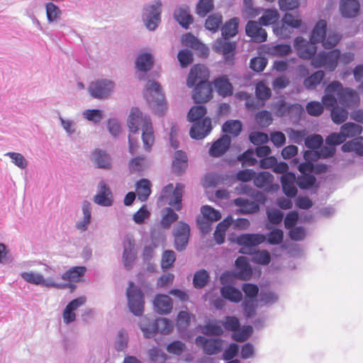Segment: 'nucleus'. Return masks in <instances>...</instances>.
Listing matches in <instances>:
<instances>
[{"label": "nucleus", "mask_w": 363, "mask_h": 363, "mask_svg": "<svg viewBox=\"0 0 363 363\" xmlns=\"http://www.w3.org/2000/svg\"><path fill=\"white\" fill-rule=\"evenodd\" d=\"M324 77V72L318 70L305 79L303 81V85L307 89H314L318 84H320Z\"/></svg>", "instance_id": "obj_47"}, {"label": "nucleus", "mask_w": 363, "mask_h": 363, "mask_svg": "<svg viewBox=\"0 0 363 363\" xmlns=\"http://www.w3.org/2000/svg\"><path fill=\"white\" fill-rule=\"evenodd\" d=\"M332 121L336 124L344 123L348 117V111L346 108L339 107L338 106L333 107L330 111Z\"/></svg>", "instance_id": "obj_49"}, {"label": "nucleus", "mask_w": 363, "mask_h": 363, "mask_svg": "<svg viewBox=\"0 0 363 363\" xmlns=\"http://www.w3.org/2000/svg\"><path fill=\"white\" fill-rule=\"evenodd\" d=\"M82 218L76 222L75 228L81 233L88 230L89 225L91 221V203L88 201H84L82 203Z\"/></svg>", "instance_id": "obj_20"}, {"label": "nucleus", "mask_w": 363, "mask_h": 363, "mask_svg": "<svg viewBox=\"0 0 363 363\" xmlns=\"http://www.w3.org/2000/svg\"><path fill=\"white\" fill-rule=\"evenodd\" d=\"M360 4L358 0H340V11L344 18L356 17L359 11Z\"/></svg>", "instance_id": "obj_21"}, {"label": "nucleus", "mask_w": 363, "mask_h": 363, "mask_svg": "<svg viewBox=\"0 0 363 363\" xmlns=\"http://www.w3.org/2000/svg\"><path fill=\"white\" fill-rule=\"evenodd\" d=\"M195 342L201 347L203 352L208 355L218 354L222 351L223 340L221 339L206 338L199 335L196 337Z\"/></svg>", "instance_id": "obj_13"}, {"label": "nucleus", "mask_w": 363, "mask_h": 363, "mask_svg": "<svg viewBox=\"0 0 363 363\" xmlns=\"http://www.w3.org/2000/svg\"><path fill=\"white\" fill-rule=\"evenodd\" d=\"M20 276L28 284L56 289H61L62 287L61 284L55 282L52 278L45 279L43 275L39 272L33 271L23 272L20 274Z\"/></svg>", "instance_id": "obj_10"}, {"label": "nucleus", "mask_w": 363, "mask_h": 363, "mask_svg": "<svg viewBox=\"0 0 363 363\" xmlns=\"http://www.w3.org/2000/svg\"><path fill=\"white\" fill-rule=\"evenodd\" d=\"M323 143V139L318 134L311 135L305 138V145L312 150L320 147Z\"/></svg>", "instance_id": "obj_63"}, {"label": "nucleus", "mask_w": 363, "mask_h": 363, "mask_svg": "<svg viewBox=\"0 0 363 363\" xmlns=\"http://www.w3.org/2000/svg\"><path fill=\"white\" fill-rule=\"evenodd\" d=\"M153 305L155 311L160 314H168L173 308L172 298L164 294H158L155 296Z\"/></svg>", "instance_id": "obj_24"}, {"label": "nucleus", "mask_w": 363, "mask_h": 363, "mask_svg": "<svg viewBox=\"0 0 363 363\" xmlns=\"http://www.w3.org/2000/svg\"><path fill=\"white\" fill-rule=\"evenodd\" d=\"M213 0H199L196 12L199 16L204 17L213 9Z\"/></svg>", "instance_id": "obj_53"}, {"label": "nucleus", "mask_w": 363, "mask_h": 363, "mask_svg": "<svg viewBox=\"0 0 363 363\" xmlns=\"http://www.w3.org/2000/svg\"><path fill=\"white\" fill-rule=\"evenodd\" d=\"M153 57L151 54L144 52L140 54L135 60V67L141 72H147L153 65Z\"/></svg>", "instance_id": "obj_36"}, {"label": "nucleus", "mask_w": 363, "mask_h": 363, "mask_svg": "<svg viewBox=\"0 0 363 363\" xmlns=\"http://www.w3.org/2000/svg\"><path fill=\"white\" fill-rule=\"evenodd\" d=\"M190 235V227L187 223L179 222L174 228V247L177 251L186 249Z\"/></svg>", "instance_id": "obj_11"}, {"label": "nucleus", "mask_w": 363, "mask_h": 363, "mask_svg": "<svg viewBox=\"0 0 363 363\" xmlns=\"http://www.w3.org/2000/svg\"><path fill=\"white\" fill-rule=\"evenodd\" d=\"M201 211L203 218L208 221L214 222L221 218L220 213L209 206H203Z\"/></svg>", "instance_id": "obj_57"}, {"label": "nucleus", "mask_w": 363, "mask_h": 363, "mask_svg": "<svg viewBox=\"0 0 363 363\" xmlns=\"http://www.w3.org/2000/svg\"><path fill=\"white\" fill-rule=\"evenodd\" d=\"M182 42L183 45L190 47L195 50H201L203 54H206L208 50L191 33H186L182 36Z\"/></svg>", "instance_id": "obj_39"}, {"label": "nucleus", "mask_w": 363, "mask_h": 363, "mask_svg": "<svg viewBox=\"0 0 363 363\" xmlns=\"http://www.w3.org/2000/svg\"><path fill=\"white\" fill-rule=\"evenodd\" d=\"M294 47L298 56L304 60L313 59L317 51L315 44L308 42L302 37H297L294 40Z\"/></svg>", "instance_id": "obj_15"}, {"label": "nucleus", "mask_w": 363, "mask_h": 363, "mask_svg": "<svg viewBox=\"0 0 363 363\" xmlns=\"http://www.w3.org/2000/svg\"><path fill=\"white\" fill-rule=\"evenodd\" d=\"M206 113V108L204 106H194L188 113L187 118L190 122H195Z\"/></svg>", "instance_id": "obj_58"}, {"label": "nucleus", "mask_w": 363, "mask_h": 363, "mask_svg": "<svg viewBox=\"0 0 363 363\" xmlns=\"http://www.w3.org/2000/svg\"><path fill=\"white\" fill-rule=\"evenodd\" d=\"M341 150L344 152H354L357 155L363 156V138L359 137L345 143Z\"/></svg>", "instance_id": "obj_34"}, {"label": "nucleus", "mask_w": 363, "mask_h": 363, "mask_svg": "<svg viewBox=\"0 0 363 363\" xmlns=\"http://www.w3.org/2000/svg\"><path fill=\"white\" fill-rule=\"evenodd\" d=\"M175 20L185 28L193 22V18L190 14L189 8L186 5L179 6L174 12Z\"/></svg>", "instance_id": "obj_26"}, {"label": "nucleus", "mask_w": 363, "mask_h": 363, "mask_svg": "<svg viewBox=\"0 0 363 363\" xmlns=\"http://www.w3.org/2000/svg\"><path fill=\"white\" fill-rule=\"evenodd\" d=\"M235 267L238 269V276L242 279H247L251 277L252 269L246 257H238L235 260Z\"/></svg>", "instance_id": "obj_32"}, {"label": "nucleus", "mask_w": 363, "mask_h": 363, "mask_svg": "<svg viewBox=\"0 0 363 363\" xmlns=\"http://www.w3.org/2000/svg\"><path fill=\"white\" fill-rule=\"evenodd\" d=\"M233 203L240 207L239 211L242 214L255 213L259 210V206L256 202L242 197L234 199Z\"/></svg>", "instance_id": "obj_27"}, {"label": "nucleus", "mask_w": 363, "mask_h": 363, "mask_svg": "<svg viewBox=\"0 0 363 363\" xmlns=\"http://www.w3.org/2000/svg\"><path fill=\"white\" fill-rule=\"evenodd\" d=\"M279 18V13L277 9H266L263 15L259 18V23L262 26L276 24Z\"/></svg>", "instance_id": "obj_44"}, {"label": "nucleus", "mask_w": 363, "mask_h": 363, "mask_svg": "<svg viewBox=\"0 0 363 363\" xmlns=\"http://www.w3.org/2000/svg\"><path fill=\"white\" fill-rule=\"evenodd\" d=\"M144 97L156 114L161 116L164 113L167 108L164 95L158 82L154 80H148L147 82L144 91Z\"/></svg>", "instance_id": "obj_3"}, {"label": "nucleus", "mask_w": 363, "mask_h": 363, "mask_svg": "<svg viewBox=\"0 0 363 363\" xmlns=\"http://www.w3.org/2000/svg\"><path fill=\"white\" fill-rule=\"evenodd\" d=\"M226 39H218L215 43L213 49L218 53L224 56L225 63L233 65L235 60V50L236 49L235 42L226 41Z\"/></svg>", "instance_id": "obj_12"}, {"label": "nucleus", "mask_w": 363, "mask_h": 363, "mask_svg": "<svg viewBox=\"0 0 363 363\" xmlns=\"http://www.w3.org/2000/svg\"><path fill=\"white\" fill-rule=\"evenodd\" d=\"M327 23L325 20H320L315 24L310 37L312 44L322 43L326 35Z\"/></svg>", "instance_id": "obj_31"}, {"label": "nucleus", "mask_w": 363, "mask_h": 363, "mask_svg": "<svg viewBox=\"0 0 363 363\" xmlns=\"http://www.w3.org/2000/svg\"><path fill=\"white\" fill-rule=\"evenodd\" d=\"M340 57V52L337 49L328 52H320L313 57L311 65L315 68L324 67L326 70L333 72L337 67Z\"/></svg>", "instance_id": "obj_7"}, {"label": "nucleus", "mask_w": 363, "mask_h": 363, "mask_svg": "<svg viewBox=\"0 0 363 363\" xmlns=\"http://www.w3.org/2000/svg\"><path fill=\"white\" fill-rule=\"evenodd\" d=\"M252 261L256 264L267 265L271 261V256L265 250H258L252 253Z\"/></svg>", "instance_id": "obj_60"}, {"label": "nucleus", "mask_w": 363, "mask_h": 363, "mask_svg": "<svg viewBox=\"0 0 363 363\" xmlns=\"http://www.w3.org/2000/svg\"><path fill=\"white\" fill-rule=\"evenodd\" d=\"M136 191L138 199L145 201L151 193L150 182L148 179H141L136 183Z\"/></svg>", "instance_id": "obj_38"}, {"label": "nucleus", "mask_w": 363, "mask_h": 363, "mask_svg": "<svg viewBox=\"0 0 363 363\" xmlns=\"http://www.w3.org/2000/svg\"><path fill=\"white\" fill-rule=\"evenodd\" d=\"M296 175L294 173L289 172L282 174L281 183L284 194L289 198H294L297 194V189L295 186Z\"/></svg>", "instance_id": "obj_22"}, {"label": "nucleus", "mask_w": 363, "mask_h": 363, "mask_svg": "<svg viewBox=\"0 0 363 363\" xmlns=\"http://www.w3.org/2000/svg\"><path fill=\"white\" fill-rule=\"evenodd\" d=\"M86 302V298L81 296L70 301L63 311L62 318L65 324H69L76 319L75 311L83 306Z\"/></svg>", "instance_id": "obj_18"}, {"label": "nucleus", "mask_w": 363, "mask_h": 363, "mask_svg": "<svg viewBox=\"0 0 363 363\" xmlns=\"http://www.w3.org/2000/svg\"><path fill=\"white\" fill-rule=\"evenodd\" d=\"M213 84L216 91L220 96H228L233 94V86L225 76L216 79L213 82Z\"/></svg>", "instance_id": "obj_33"}, {"label": "nucleus", "mask_w": 363, "mask_h": 363, "mask_svg": "<svg viewBox=\"0 0 363 363\" xmlns=\"http://www.w3.org/2000/svg\"><path fill=\"white\" fill-rule=\"evenodd\" d=\"M340 130L346 140L348 138H354L360 135L362 132V127L359 124L348 122L340 127Z\"/></svg>", "instance_id": "obj_37"}, {"label": "nucleus", "mask_w": 363, "mask_h": 363, "mask_svg": "<svg viewBox=\"0 0 363 363\" xmlns=\"http://www.w3.org/2000/svg\"><path fill=\"white\" fill-rule=\"evenodd\" d=\"M47 20L49 23H54L60 18L62 11L52 2H47L45 5Z\"/></svg>", "instance_id": "obj_41"}, {"label": "nucleus", "mask_w": 363, "mask_h": 363, "mask_svg": "<svg viewBox=\"0 0 363 363\" xmlns=\"http://www.w3.org/2000/svg\"><path fill=\"white\" fill-rule=\"evenodd\" d=\"M128 125L133 133H136L140 129L142 130L144 148L146 151H150L155 142V135L150 117L143 115L138 108H132L128 119Z\"/></svg>", "instance_id": "obj_2"}, {"label": "nucleus", "mask_w": 363, "mask_h": 363, "mask_svg": "<svg viewBox=\"0 0 363 363\" xmlns=\"http://www.w3.org/2000/svg\"><path fill=\"white\" fill-rule=\"evenodd\" d=\"M294 29L286 24L281 20V23H277L273 26V31L277 36L281 38H289Z\"/></svg>", "instance_id": "obj_50"}, {"label": "nucleus", "mask_w": 363, "mask_h": 363, "mask_svg": "<svg viewBox=\"0 0 363 363\" xmlns=\"http://www.w3.org/2000/svg\"><path fill=\"white\" fill-rule=\"evenodd\" d=\"M4 156L10 157L11 162L21 169H26L28 164L25 157L19 152H8Z\"/></svg>", "instance_id": "obj_52"}, {"label": "nucleus", "mask_w": 363, "mask_h": 363, "mask_svg": "<svg viewBox=\"0 0 363 363\" xmlns=\"http://www.w3.org/2000/svg\"><path fill=\"white\" fill-rule=\"evenodd\" d=\"M291 52V47L286 44H278L270 46L268 48V52L274 56L284 57L288 55Z\"/></svg>", "instance_id": "obj_54"}, {"label": "nucleus", "mask_w": 363, "mask_h": 363, "mask_svg": "<svg viewBox=\"0 0 363 363\" xmlns=\"http://www.w3.org/2000/svg\"><path fill=\"white\" fill-rule=\"evenodd\" d=\"M62 128L65 130L68 136H72L77 132V122L69 118H64L61 115L58 116Z\"/></svg>", "instance_id": "obj_48"}, {"label": "nucleus", "mask_w": 363, "mask_h": 363, "mask_svg": "<svg viewBox=\"0 0 363 363\" xmlns=\"http://www.w3.org/2000/svg\"><path fill=\"white\" fill-rule=\"evenodd\" d=\"M242 123L238 120H229L225 121L223 126V132L231 134L233 136H238L242 130Z\"/></svg>", "instance_id": "obj_45"}, {"label": "nucleus", "mask_w": 363, "mask_h": 363, "mask_svg": "<svg viewBox=\"0 0 363 363\" xmlns=\"http://www.w3.org/2000/svg\"><path fill=\"white\" fill-rule=\"evenodd\" d=\"M231 143V138L228 135H223L211 145L209 150L210 155L219 157L223 155L229 148Z\"/></svg>", "instance_id": "obj_25"}, {"label": "nucleus", "mask_w": 363, "mask_h": 363, "mask_svg": "<svg viewBox=\"0 0 363 363\" xmlns=\"http://www.w3.org/2000/svg\"><path fill=\"white\" fill-rule=\"evenodd\" d=\"M212 130L211 120L210 118H204L202 121L193 124L190 130V136L196 140H201L206 137Z\"/></svg>", "instance_id": "obj_16"}, {"label": "nucleus", "mask_w": 363, "mask_h": 363, "mask_svg": "<svg viewBox=\"0 0 363 363\" xmlns=\"http://www.w3.org/2000/svg\"><path fill=\"white\" fill-rule=\"evenodd\" d=\"M209 73L208 69L202 65H194L189 74L187 86L195 88L192 97L196 104L208 101L212 97V86L208 82Z\"/></svg>", "instance_id": "obj_1"}, {"label": "nucleus", "mask_w": 363, "mask_h": 363, "mask_svg": "<svg viewBox=\"0 0 363 363\" xmlns=\"http://www.w3.org/2000/svg\"><path fill=\"white\" fill-rule=\"evenodd\" d=\"M286 133L289 138V140L294 143L301 144L306 136V132L305 130H295L293 128H289L286 130Z\"/></svg>", "instance_id": "obj_64"}, {"label": "nucleus", "mask_w": 363, "mask_h": 363, "mask_svg": "<svg viewBox=\"0 0 363 363\" xmlns=\"http://www.w3.org/2000/svg\"><path fill=\"white\" fill-rule=\"evenodd\" d=\"M93 201L100 206L109 207L113 205V194L108 184L101 180L97 186L96 194L94 196Z\"/></svg>", "instance_id": "obj_14"}, {"label": "nucleus", "mask_w": 363, "mask_h": 363, "mask_svg": "<svg viewBox=\"0 0 363 363\" xmlns=\"http://www.w3.org/2000/svg\"><path fill=\"white\" fill-rule=\"evenodd\" d=\"M239 21L237 18H233L227 21L222 27V35L225 39L235 36L238 33Z\"/></svg>", "instance_id": "obj_40"}, {"label": "nucleus", "mask_w": 363, "mask_h": 363, "mask_svg": "<svg viewBox=\"0 0 363 363\" xmlns=\"http://www.w3.org/2000/svg\"><path fill=\"white\" fill-rule=\"evenodd\" d=\"M266 240V237L263 234H242L237 237L236 242L238 245L245 247H255L262 244Z\"/></svg>", "instance_id": "obj_23"}, {"label": "nucleus", "mask_w": 363, "mask_h": 363, "mask_svg": "<svg viewBox=\"0 0 363 363\" xmlns=\"http://www.w3.org/2000/svg\"><path fill=\"white\" fill-rule=\"evenodd\" d=\"M341 37V35L337 33L329 32L322 42L323 47L326 49L333 48L338 43Z\"/></svg>", "instance_id": "obj_62"}, {"label": "nucleus", "mask_w": 363, "mask_h": 363, "mask_svg": "<svg viewBox=\"0 0 363 363\" xmlns=\"http://www.w3.org/2000/svg\"><path fill=\"white\" fill-rule=\"evenodd\" d=\"M82 114L84 118L95 124L100 123L103 118L102 111L99 109H86Z\"/></svg>", "instance_id": "obj_61"}, {"label": "nucleus", "mask_w": 363, "mask_h": 363, "mask_svg": "<svg viewBox=\"0 0 363 363\" xmlns=\"http://www.w3.org/2000/svg\"><path fill=\"white\" fill-rule=\"evenodd\" d=\"M86 271L85 267H73L62 275V279L71 282H78Z\"/></svg>", "instance_id": "obj_35"}, {"label": "nucleus", "mask_w": 363, "mask_h": 363, "mask_svg": "<svg viewBox=\"0 0 363 363\" xmlns=\"http://www.w3.org/2000/svg\"><path fill=\"white\" fill-rule=\"evenodd\" d=\"M201 333L206 335H220L223 330L216 320H209L201 328Z\"/></svg>", "instance_id": "obj_46"}, {"label": "nucleus", "mask_w": 363, "mask_h": 363, "mask_svg": "<svg viewBox=\"0 0 363 363\" xmlns=\"http://www.w3.org/2000/svg\"><path fill=\"white\" fill-rule=\"evenodd\" d=\"M209 274L205 269L197 271L194 276L193 284L196 289H202L208 283Z\"/></svg>", "instance_id": "obj_51"}, {"label": "nucleus", "mask_w": 363, "mask_h": 363, "mask_svg": "<svg viewBox=\"0 0 363 363\" xmlns=\"http://www.w3.org/2000/svg\"><path fill=\"white\" fill-rule=\"evenodd\" d=\"M222 297L233 303H239L242 299V292L232 285H224L220 288Z\"/></svg>", "instance_id": "obj_29"}, {"label": "nucleus", "mask_w": 363, "mask_h": 363, "mask_svg": "<svg viewBox=\"0 0 363 363\" xmlns=\"http://www.w3.org/2000/svg\"><path fill=\"white\" fill-rule=\"evenodd\" d=\"M176 260V254L173 250H164L162 255L161 267L164 270L169 269Z\"/></svg>", "instance_id": "obj_56"}, {"label": "nucleus", "mask_w": 363, "mask_h": 363, "mask_svg": "<svg viewBox=\"0 0 363 363\" xmlns=\"http://www.w3.org/2000/svg\"><path fill=\"white\" fill-rule=\"evenodd\" d=\"M161 1L155 0L152 4L145 5L143 9V21L150 31L155 30L161 21Z\"/></svg>", "instance_id": "obj_6"}, {"label": "nucleus", "mask_w": 363, "mask_h": 363, "mask_svg": "<svg viewBox=\"0 0 363 363\" xmlns=\"http://www.w3.org/2000/svg\"><path fill=\"white\" fill-rule=\"evenodd\" d=\"M222 23V16L220 14L210 15L206 21L205 27L213 33L218 30Z\"/></svg>", "instance_id": "obj_59"}, {"label": "nucleus", "mask_w": 363, "mask_h": 363, "mask_svg": "<svg viewBox=\"0 0 363 363\" xmlns=\"http://www.w3.org/2000/svg\"><path fill=\"white\" fill-rule=\"evenodd\" d=\"M136 259V250L135 243L130 238H127L123 242V263L127 269H132Z\"/></svg>", "instance_id": "obj_19"}, {"label": "nucleus", "mask_w": 363, "mask_h": 363, "mask_svg": "<svg viewBox=\"0 0 363 363\" xmlns=\"http://www.w3.org/2000/svg\"><path fill=\"white\" fill-rule=\"evenodd\" d=\"M274 177L268 172H262L254 177V184L258 188H266L273 182Z\"/></svg>", "instance_id": "obj_43"}, {"label": "nucleus", "mask_w": 363, "mask_h": 363, "mask_svg": "<svg viewBox=\"0 0 363 363\" xmlns=\"http://www.w3.org/2000/svg\"><path fill=\"white\" fill-rule=\"evenodd\" d=\"M328 92H336L339 103L345 107H355L359 105V97L356 91L350 88H344L337 81L329 84L326 86Z\"/></svg>", "instance_id": "obj_5"}, {"label": "nucleus", "mask_w": 363, "mask_h": 363, "mask_svg": "<svg viewBox=\"0 0 363 363\" xmlns=\"http://www.w3.org/2000/svg\"><path fill=\"white\" fill-rule=\"evenodd\" d=\"M259 21H249L245 27L246 35L255 43H263L267 40V33L260 26Z\"/></svg>", "instance_id": "obj_17"}, {"label": "nucleus", "mask_w": 363, "mask_h": 363, "mask_svg": "<svg viewBox=\"0 0 363 363\" xmlns=\"http://www.w3.org/2000/svg\"><path fill=\"white\" fill-rule=\"evenodd\" d=\"M188 158L186 154L182 151L177 150L174 153V160L172 162V170L177 174H181L187 167Z\"/></svg>", "instance_id": "obj_30"}, {"label": "nucleus", "mask_w": 363, "mask_h": 363, "mask_svg": "<svg viewBox=\"0 0 363 363\" xmlns=\"http://www.w3.org/2000/svg\"><path fill=\"white\" fill-rule=\"evenodd\" d=\"M183 190L184 185L182 184H177L175 187L172 184H167L161 191L158 204L163 206L167 203L176 211H179L182 208Z\"/></svg>", "instance_id": "obj_4"}, {"label": "nucleus", "mask_w": 363, "mask_h": 363, "mask_svg": "<svg viewBox=\"0 0 363 363\" xmlns=\"http://www.w3.org/2000/svg\"><path fill=\"white\" fill-rule=\"evenodd\" d=\"M126 295L130 311L137 316L143 315L144 310V295L141 290L134 286L133 282L129 283Z\"/></svg>", "instance_id": "obj_8"}, {"label": "nucleus", "mask_w": 363, "mask_h": 363, "mask_svg": "<svg viewBox=\"0 0 363 363\" xmlns=\"http://www.w3.org/2000/svg\"><path fill=\"white\" fill-rule=\"evenodd\" d=\"M152 328H156L157 333L169 334L173 330V324L167 318H161L153 320Z\"/></svg>", "instance_id": "obj_42"}, {"label": "nucleus", "mask_w": 363, "mask_h": 363, "mask_svg": "<svg viewBox=\"0 0 363 363\" xmlns=\"http://www.w3.org/2000/svg\"><path fill=\"white\" fill-rule=\"evenodd\" d=\"M177 219L178 215L174 212L172 208H165L161 220V225L164 228H167Z\"/></svg>", "instance_id": "obj_55"}, {"label": "nucleus", "mask_w": 363, "mask_h": 363, "mask_svg": "<svg viewBox=\"0 0 363 363\" xmlns=\"http://www.w3.org/2000/svg\"><path fill=\"white\" fill-rule=\"evenodd\" d=\"M115 83L108 79H98L89 86L90 95L96 99H106L113 92Z\"/></svg>", "instance_id": "obj_9"}, {"label": "nucleus", "mask_w": 363, "mask_h": 363, "mask_svg": "<svg viewBox=\"0 0 363 363\" xmlns=\"http://www.w3.org/2000/svg\"><path fill=\"white\" fill-rule=\"evenodd\" d=\"M93 162L99 169L111 168V156L104 150L96 149L93 153Z\"/></svg>", "instance_id": "obj_28"}]
</instances>
